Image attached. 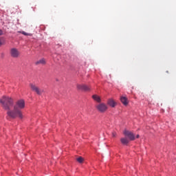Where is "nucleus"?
<instances>
[{
  "label": "nucleus",
  "instance_id": "obj_1",
  "mask_svg": "<svg viewBox=\"0 0 176 176\" xmlns=\"http://www.w3.org/2000/svg\"><path fill=\"white\" fill-rule=\"evenodd\" d=\"M0 104H1L3 109L7 111L8 118L10 119H16V118H19V119H23V113H21V110L24 109L25 107V102L24 100L21 99L18 100L15 105H14V102L13 99L9 96H3L0 98ZM14 109L12 110V108Z\"/></svg>",
  "mask_w": 176,
  "mask_h": 176
},
{
  "label": "nucleus",
  "instance_id": "obj_2",
  "mask_svg": "<svg viewBox=\"0 0 176 176\" xmlns=\"http://www.w3.org/2000/svg\"><path fill=\"white\" fill-rule=\"evenodd\" d=\"M30 87L32 91H34V93H36L38 96H41L42 93H43V89L38 88V86H36L35 84L30 83Z\"/></svg>",
  "mask_w": 176,
  "mask_h": 176
},
{
  "label": "nucleus",
  "instance_id": "obj_3",
  "mask_svg": "<svg viewBox=\"0 0 176 176\" xmlns=\"http://www.w3.org/2000/svg\"><path fill=\"white\" fill-rule=\"evenodd\" d=\"M124 135L125 137H127L129 138L128 140H129V141H134V140H135V135H134V133L130 131H124Z\"/></svg>",
  "mask_w": 176,
  "mask_h": 176
},
{
  "label": "nucleus",
  "instance_id": "obj_4",
  "mask_svg": "<svg viewBox=\"0 0 176 176\" xmlns=\"http://www.w3.org/2000/svg\"><path fill=\"white\" fill-rule=\"evenodd\" d=\"M10 54L13 58H17L20 56V52L16 48H12L10 51Z\"/></svg>",
  "mask_w": 176,
  "mask_h": 176
},
{
  "label": "nucleus",
  "instance_id": "obj_5",
  "mask_svg": "<svg viewBox=\"0 0 176 176\" xmlns=\"http://www.w3.org/2000/svg\"><path fill=\"white\" fill-rule=\"evenodd\" d=\"M96 108L99 112H105L108 109V106L104 103H100L96 106Z\"/></svg>",
  "mask_w": 176,
  "mask_h": 176
},
{
  "label": "nucleus",
  "instance_id": "obj_6",
  "mask_svg": "<svg viewBox=\"0 0 176 176\" xmlns=\"http://www.w3.org/2000/svg\"><path fill=\"white\" fill-rule=\"evenodd\" d=\"M76 87L78 90H82V91H89L90 90V87L86 85H76Z\"/></svg>",
  "mask_w": 176,
  "mask_h": 176
},
{
  "label": "nucleus",
  "instance_id": "obj_7",
  "mask_svg": "<svg viewBox=\"0 0 176 176\" xmlns=\"http://www.w3.org/2000/svg\"><path fill=\"white\" fill-rule=\"evenodd\" d=\"M107 104L109 105V107H111V108H115L116 107V102L115 100H113V99H109Z\"/></svg>",
  "mask_w": 176,
  "mask_h": 176
},
{
  "label": "nucleus",
  "instance_id": "obj_8",
  "mask_svg": "<svg viewBox=\"0 0 176 176\" xmlns=\"http://www.w3.org/2000/svg\"><path fill=\"white\" fill-rule=\"evenodd\" d=\"M35 64L36 65H39L40 64H41L42 65H45V64H46V60H45V58H41L39 60L36 61Z\"/></svg>",
  "mask_w": 176,
  "mask_h": 176
},
{
  "label": "nucleus",
  "instance_id": "obj_9",
  "mask_svg": "<svg viewBox=\"0 0 176 176\" xmlns=\"http://www.w3.org/2000/svg\"><path fill=\"white\" fill-rule=\"evenodd\" d=\"M120 101L124 105H127L129 104V102L127 101V98L124 96H121Z\"/></svg>",
  "mask_w": 176,
  "mask_h": 176
},
{
  "label": "nucleus",
  "instance_id": "obj_10",
  "mask_svg": "<svg viewBox=\"0 0 176 176\" xmlns=\"http://www.w3.org/2000/svg\"><path fill=\"white\" fill-rule=\"evenodd\" d=\"M120 142L123 145H127V144L129 142V140L127 139V138H122L120 139Z\"/></svg>",
  "mask_w": 176,
  "mask_h": 176
},
{
  "label": "nucleus",
  "instance_id": "obj_11",
  "mask_svg": "<svg viewBox=\"0 0 176 176\" xmlns=\"http://www.w3.org/2000/svg\"><path fill=\"white\" fill-rule=\"evenodd\" d=\"M92 98L95 100L97 101V102H101V98L97 95H94L92 96Z\"/></svg>",
  "mask_w": 176,
  "mask_h": 176
},
{
  "label": "nucleus",
  "instance_id": "obj_12",
  "mask_svg": "<svg viewBox=\"0 0 176 176\" xmlns=\"http://www.w3.org/2000/svg\"><path fill=\"white\" fill-rule=\"evenodd\" d=\"M77 162L78 163H83V157H79L78 158L76 159Z\"/></svg>",
  "mask_w": 176,
  "mask_h": 176
},
{
  "label": "nucleus",
  "instance_id": "obj_13",
  "mask_svg": "<svg viewBox=\"0 0 176 176\" xmlns=\"http://www.w3.org/2000/svg\"><path fill=\"white\" fill-rule=\"evenodd\" d=\"M3 45V41H2V38H0V46H2Z\"/></svg>",
  "mask_w": 176,
  "mask_h": 176
},
{
  "label": "nucleus",
  "instance_id": "obj_14",
  "mask_svg": "<svg viewBox=\"0 0 176 176\" xmlns=\"http://www.w3.org/2000/svg\"><path fill=\"white\" fill-rule=\"evenodd\" d=\"M21 34H23V35H25V36L28 35V33H27L25 32H22Z\"/></svg>",
  "mask_w": 176,
  "mask_h": 176
},
{
  "label": "nucleus",
  "instance_id": "obj_15",
  "mask_svg": "<svg viewBox=\"0 0 176 176\" xmlns=\"http://www.w3.org/2000/svg\"><path fill=\"white\" fill-rule=\"evenodd\" d=\"M112 137H116V133L115 132L112 133Z\"/></svg>",
  "mask_w": 176,
  "mask_h": 176
},
{
  "label": "nucleus",
  "instance_id": "obj_16",
  "mask_svg": "<svg viewBox=\"0 0 176 176\" xmlns=\"http://www.w3.org/2000/svg\"><path fill=\"white\" fill-rule=\"evenodd\" d=\"M1 35H3V31H2V30H0V36Z\"/></svg>",
  "mask_w": 176,
  "mask_h": 176
},
{
  "label": "nucleus",
  "instance_id": "obj_17",
  "mask_svg": "<svg viewBox=\"0 0 176 176\" xmlns=\"http://www.w3.org/2000/svg\"><path fill=\"white\" fill-rule=\"evenodd\" d=\"M136 138H140V135H137Z\"/></svg>",
  "mask_w": 176,
  "mask_h": 176
}]
</instances>
